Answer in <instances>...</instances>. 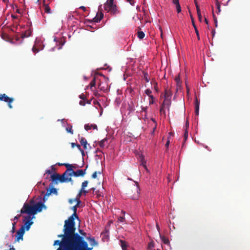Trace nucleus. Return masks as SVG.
<instances>
[{
	"label": "nucleus",
	"mask_w": 250,
	"mask_h": 250,
	"mask_svg": "<svg viewBox=\"0 0 250 250\" xmlns=\"http://www.w3.org/2000/svg\"><path fill=\"white\" fill-rule=\"evenodd\" d=\"M96 84V80L95 78H93V79L91 81V82L89 83V85L90 86V88H92L93 87H94Z\"/></svg>",
	"instance_id": "nucleus-34"
},
{
	"label": "nucleus",
	"mask_w": 250,
	"mask_h": 250,
	"mask_svg": "<svg viewBox=\"0 0 250 250\" xmlns=\"http://www.w3.org/2000/svg\"><path fill=\"white\" fill-rule=\"evenodd\" d=\"M144 79L146 83L149 82V79L148 78V75L146 73H144Z\"/></svg>",
	"instance_id": "nucleus-38"
},
{
	"label": "nucleus",
	"mask_w": 250,
	"mask_h": 250,
	"mask_svg": "<svg viewBox=\"0 0 250 250\" xmlns=\"http://www.w3.org/2000/svg\"><path fill=\"white\" fill-rule=\"evenodd\" d=\"M84 129L86 130V131H88L90 129H97V126L95 124H85L84 125Z\"/></svg>",
	"instance_id": "nucleus-16"
},
{
	"label": "nucleus",
	"mask_w": 250,
	"mask_h": 250,
	"mask_svg": "<svg viewBox=\"0 0 250 250\" xmlns=\"http://www.w3.org/2000/svg\"><path fill=\"white\" fill-rule=\"evenodd\" d=\"M49 187L50 188V189H47L46 193L45 194L46 196H49L51 193H54L56 195H57L58 192L56 188L53 187V184L50 183L49 185Z\"/></svg>",
	"instance_id": "nucleus-12"
},
{
	"label": "nucleus",
	"mask_w": 250,
	"mask_h": 250,
	"mask_svg": "<svg viewBox=\"0 0 250 250\" xmlns=\"http://www.w3.org/2000/svg\"><path fill=\"white\" fill-rule=\"evenodd\" d=\"M24 232V226H21V228L17 231L16 241H19L21 239L22 240Z\"/></svg>",
	"instance_id": "nucleus-10"
},
{
	"label": "nucleus",
	"mask_w": 250,
	"mask_h": 250,
	"mask_svg": "<svg viewBox=\"0 0 250 250\" xmlns=\"http://www.w3.org/2000/svg\"><path fill=\"white\" fill-rule=\"evenodd\" d=\"M67 171H65L62 175L55 173L51 175V178L52 182H55L56 184H58L57 181H59L61 183L72 182L71 177H67Z\"/></svg>",
	"instance_id": "nucleus-3"
},
{
	"label": "nucleus",
	"mask_w": 250,
	"mask_h": 250,
	"mask_svg": "<svg viewBox=\"0 0 250 250\" xmlns=\"http://www.w3.org/2000/svg\"><path fill=\"white\" fill-rule=\"evenodd\" d=\"M21 216V214L17 215V216H15L14 218L12 219V220L17 222L18 219L20 218Z\"/></svg>",
	"instance_id": "nucleus-46"
},
{
	"label": "nucleus",
	"mask_w": 250,
	"mask_h": 250,
	"mask_svg": "<svg viewBox=\"0 0 250 250\" xmlns=\"http://www.w3.org/2000/svg\"><path fill=\"white\" fill-rule=\"evenodd\" d=\"M63 234L58 235V237H62V248L61 247L58 250H71L79 234L76 233L75 231L64 224L63 226Z\"/></svg>",
	"instance_id": "nucleus-1"
},
{
	"label": "nucleus",
	"mask_w": 250,
	"mask_h": 250,
	"mask_svg": "<svg viewBox=\"0 0 250 250\" xmlns=\"http://www.w3.org/2000/svg\"><path fill=\"white\" fill-rule=\"evenodd\" d=\"M72 128V126L71 125H70L69 126H68V127H67L66 128V130L67 131V132L70 133L71 134H73V131Z\"/></svg>",
	"instance_id": "nucleus-36"
},
{
	"label": "nucleus",
	"mask_w": 250,
	"mask_h": 250,
	"mask_svg": "<svg viewBox=\"0 0 250 250\" xmlns=\"http://www.w3.org/2000/svg\"><path fill=\"white\" fill-rule=\"evenodd\" d=\"M156 127H157V124H155V125H154V127L153 128V130H152V133H153L154 132Z\"/></svg>",
	"instance_id": "nucleus-62"
},
{
	"label": "nucleus",
	"mask_w": 250,
	"mask_h": 250,
	"mask_svg": "<svg viewBox=\"0 0 250 250\" xmlns=\"http://www.w3.org/2000/svg\"><path fill=\"white\" fill-rule=\"evenodd\" d=\"M125 220V218L123 216H120L118 218V221L120 222H124Z\"/></svg>",
	"instance_id": "nucleus-47"
},
{
	"label": "nucleus",
	"mask_w": 250,
	"mask_h": 250,
	"mask_svg": "<svg viewBox=\"0 0 250 250\" xmlns=\"http://www.w3.org/2000/svg\"><path fill=\"white\" fill-rule=\"evenodd\" d=\"M101 21V20L99 18V13H97L96 17H95L91 21H93L94 22H99Z\"/></svg>",
	"instance_id": "nucleus-32"
},
{
	"label": "nucleus",
	"mask_w": 250,
	"mask_h": 250,
	"mask_svg": "<svg viewBox=\"0 0 250 250\" xmlns=\"http://www.w3.org/2000/svg\"><path fill=\"white\" fill-rule=\"evenodd\" d=\"M97 13H99V18L101 20H102L104 17V14L100 10V8H99V11Z\"/></svg>",
	"instance_id": "nucleus-41"
},
{
	"label": "nucleus",
	"mask_w": 250,
	"mask_h": 250,
	"mask_svg": "<svg viewBox=\"0 0 250 250\" xmlns=\"http://www.w3.org/2000/svg\"><path fill=\"white\" fill-rule=\"evenodd\" d=\"M80 143L81 145L83 146V148L85 149H87V146H89V144H88L86 140L83 137H81L80 138Z\"/></svg>",
	"instance_id": "nucleus-14"
},
{
	"label": "nucleus",
	"mask_w": 250,
	"mask_h": 250,
	"mask_svg": "<svg viewBox=\"0 0 250 250\" xmlns=\"http://www.w3.org/2000/svg\"><path fill=\"white\" fill-rule=\"evenodd\" d=\"M199 20L201 21H202V15L201 13L197 14Z\"/></svg>",
	"instance_id": "nucleus-57"
},
{
	"label": "nucleus",
	"mask_w": 250,
	"mask_h": 250,
	"mask_svg": "<svg viewBox=\"0 0 250 250\" xmlns=\"http://www.w3.org/2000/svg\"><path fill=\"white\" fill-rule=\"evenodd\" d=\"M14 99L10 98L6 95L5 94H0V101H3L7 103L8 106L9 108L12 109L13 106L11 104L13 102Z\"/></svg>",
	"instance_id": "nucleus-6"
},
{
	"label": "nucleus",
	"mask_w": 250,
	"mask_h": 250,
	"mask_svg": "<svg viewBox=\"0 0 250 250\" xmlns=\"http://www.w3.org/2000/svg\"><path fill=\"white\" fill-rule=\"evenodd\" d=\"M85 104H86L85 100H81L79 102V104L82 106H84L85 105Z\"/></svg>",
	"instance_id": "nucleus-48"
},
{
	"label": "nucleus",
	"mask_w": 250,
	"mask_h": 250,
	"mask_svg": "<svg viewBox=\"0 0 250 250\" xmlns=\"http://www.w3.org/2000/svg\"><path fill=\"white\" fill-rule=\"evenodd\" d=\"M97 173L101 174V172L99 171L97 172V171H95L92 175L91 177L93 179H95L97 177Z\"/></svg>",
	"instance_id": "nucleus-42"
},
{
	"label": "nucleus",
	"mask_w": 250,
	"mask_h": 250,
	"mask_svg": "<svg viewBox=\"0 0 250 250\" xmlns=\"http://www.w3.org/2000/svg\"><path fill=\"white\" fill-rule=\"evenodd\" d=\"M120 242L123 250H126L127 248L126 243L125 241H123L122 240H121Z\"/></svg>",
	"instance_id": "nucleus-27"
},
{
	"label": "nucleus",
	"mask_w": 250,
	"mask_h": 250,
	"mask_svg": "<svg viewBox=\"0 0 250 250\" xmlns=\"http://www.w3.org/2000/svg\"><path fill=\"white\" fill-rule=\"evenodd\" d=\"M188 137V132L187 129H186L185 130V132L184 133V138L186 140Z\"/></svg>",
	"instance_id": "nucleus-52"
},
{
	"label": "nucleus",
	"mask_w": 250,
	"mask_h": 250,
	"mask_svg": "<svg viewBox=\"0 0 250 250\" xmlns=\"http://www.w3.org/2000/svg\"><path fill=\"white\" fill-rule=\"evenodd\" d=\"M51 169H47L45 171V173L46 174H51L53 171H54L55 170V168L54 167V166H51Z\"/></svg>",
	"instance_id": "nucleus-35"
},
{
	"label": "nucleus",
	"mask_w": 250,
	"mask_h": 250,
	"mask_svg": "<svg viewBox=\"0 0 250 250\" xmlns=\"http://www.w3.org/2000/svg\"><path fill=\"white\" fill-rule=\"evenodd\" d=\"M43 6L44 7V11L47 13H51V10L48 6V4H46L45 3V0H44Z\"/></svg>",
	"instance_id": "nucleus-23"
},
{
	"label": "nucleus",
	"mask_w": 250,
	"mask_h": 250,
	"mask_svg": "<svg viewBox=\"0 0 250 250\" xmlns=\"http://www.w3.org/2000/svg\"><path fill=\"white\" fill-rule=\"evenodd\" d=\"M33 52L35 53H37V52H38L40 50L39 49V48H34V47H33L32 49Z\"/></svg>",
	"instance_id": "nucleus-51"
},
{
	"label": "nucleus",
	"mask_w": 250,
	"mask_h": 250,
	"mask_svg": "<svg viewBox=\"0 0 250 250\" xmlns=\"http://www.w3.org/2000/svg\"><path fill=\"white\" fill-rule=\"evenodd\" d=\"M160 237L162 239V242L165 244H168L169 243V241L168 239L165 236H161Z\"/></svg>",
	"instance_id": "nucleus-29"
},
{
	"label": "nucleus",
	"mask_w": 250,
	"mask_h": 250,
	"mask_svg": "<svg viewBox=\"0 0 250 250\" xmlns=\"http://www.w3.org/2000/svg\"><path fill=\"white\" fill-rule=\"evenodd\" d=\"M54 41L56 42L57 45L60 46H63L65 42V40L63 38H60L59 39L55 38Z\"/></svg>",
	"instance_id": "nucleus-15"
},
{
	"label": "nucleus",
	"mask_w": 250,
	"mask_h": 250,
	"mask_svg": "<svg viewBox=\"0 0 250 250\" xmlns=\"http://www.w3.org/2000/svg\"><path fill=\"white\" fill-rule=\"evenodd\" d=\"M131 5H133L134 4V0H126Z\"/></svg>",
	"instance_id": "nucleus-61"
},
{
	"label": "nucleus",
	"mask_w": 250,
	"mask_h": 250,
	"mask_svg": "<svg viewBox=\"0 0 250 250\" xmlns=\"http://www.w3.org/2000/svg\"><path fill=\"white\" fill-rule=\"evenodd\" d=\"M79 97L81 99L83 100H86V97H85V96L83 94H81L80 96H79Z\"/></svg>",
	"instance_id": "nucleus-50"
},
{
	"label": "nucleus",
	"mask_w": 250,
	"mask_h": 250,
	"mask_svg": "<svg viewBox=\"0 0 250 250\" xmlns=\"http://www.w3.org/2000/svg\"><path fill=\"white\" fill-rule=\"evenodd\" d=\"M172 2H173V3L175 5L178 4V3H179V0H173Z\"/></svg>",
	"instance_id": "nucleus-56"
},
{
	"label": "nucleus",
	"mask_w": 250,
	"mask_h": 250,
	"mask_svg": "<svg viewBox=\"0 0 250 250\" xmlns=\"http://www.w3.org/2000/svg\"><path fill=\"white\" fill-rule=\"evenodd\" d=\"M54 246H55V245H60L61 247V249H62V242H61L60 240H55L54 242V244H53Z\"/></svg>",
	"instance_id": "nucleus-37"
},
{
	"label": "nucleus",
	"mask_w": 250,
	"mask_h": 250,
	"mask_svg": "<svg viewBox=\"0 0 250 250\" xmlns=\"http://www.w3.org/2000/svg\"><path fill=\"white\" fill-rule=\"evenodd\" d=\"M72 210L74 212H77V208L74 206L72 208Z\"/></svg>",
	"instance_id": "nucleus-55"
},
{
	"label": "nucleus",
	"mask_w": 250,
	"mask_h": 250,
	"mask_svg": "<svg viewBox=\"0 0 250 250\" xmlns=\"http://www.w3.org/2000/svg\"><path fill=\"white\" fill-rule=\"evenodd\" d=\"M78 218V216L77 214V212H73V213L70 216L68 219L64 221V224L66 226H68L69 229H72L76 231L75 222V219Z\"/></svg>",
	"instance_id": "nucleus-5"
},
{
	"label": "nucleus",
	"mask_w": 250,
	"mask_h": 250,
	"mask_svg": "<svg viewBox=\"0 0 250 250\" xmlns=\"http://www.w3.org/2000/svg\"><path fill=\"white\" fill-rule=\"evenodd\" d=\"M171 99H165L163 103H162L164 106H166L168 110H169V107L171 105Z\"/></svg>",
	"instance_id": "nucleus-18"
},
{
	"label": "nucleus",
	"mask_w": 250,
	"mask_h": 250,
	"mask_svg": "<svg viewBox=\"0 0 250 250\" xmlns=\"http://www.w3.org/2000/svg\"><path fill=\"white\" fill-rule=\"evenodd\" d=\"M76 201L77 202V204L76 205H75V206L78 208L79 207L80 204L81 203V200H78V201Z\"/></svg>",
	"instance_id": "nucleus-53"
},
{
	"label": "nucleus",
	"mask_w": 250,
	"mask_h": 250,
	"mask_svg": "<svg viewBox=\"0 0 250 250\" xmlns=\"http://www.w3.org/2000/svg\"><path fill=\"white\" fill-rule=\"evenodd\" d=\"M88 181H84L83 182L82 184V187L83 188H84L85 187L87 186L88 185Z\"/></svg>",
	"instance_id": "nucleus-43"
},
{
	"label": "nucleus",
	"mask_w": 250,
	"mask_h": 250,
	"mask_svg": "<svg viewBox=\"0 0 250 250\" xmlns=\"http://www.w3.org/2000/svg\"><path fill=\"white\" fill-rule=\"evenodd\" d=\"M199 102L196 98L195 101V114L196 115H199Z\"/></svg>",
	"instance_id": "nucleus-20"
},
{
	"label": "nucleus",
	"mask_w": 250,
	"mask_h": 250,
	"mask_svg": "<svg viewBox=\"0 0 250 250\" xmlns=\"http://www.w3.org/2000/svg\"><path fill=\"white\" fill-rule=\"evenodd\" d=\"M154 83V88L156 90V91L157 92H158V88L157 87V83L156 82H155Z\"/></svg>",
	"instance_id": "nucleus-54"
},
{
	"label": "nucleus",
	"mask_w": 250,
	"mask_h": 250,
	"mask_svg": "<svg viewBox=\"0 0 250 250\" xmlns=\"http://www.w3.org/2000/svg\"><path fill=\"white\" fill-rule=\"evenodd\" d=\"M34 211H36V214L38 212H41L42 210L43 207H45L44 205L42 202H38L36 204L33 205Z\"/></svg>",
	"instance_id": "nucleus-11"
},
{
	"label": "nucleus",
	"mask_w": 250,
	"mask_h": 250,
	"mask_svg": "<svg viewBox=\"0 0 250 250\" xmlns=\"http://www.w3.org/2000/svg\"><path fill=\"white\" fill-rule=\"evenodd\" d=\"M136 185H134L131 189L132 192L134 191V193L131 195L130 192H128V194L130 195V197L133 200H137L139 197L140 194V189L138 183H136Z\"/></svg>",
	"instance_id": "nucleus-7"
},
{
	"label": "nucleus",
	"mask_w": 250,
	"mask_h": 250,
	"mask_svg": "<svg viewBox=\"0 0 250 250\" xmlns=\"http://www.w3.org/2000/svg\"><path fill=\"white\" fill-rule=\"evenodd\" d=\"M24 221H25V222L24 225L22 226H24V229H26V230H28L30 229L31 226L33 224V222L32 221L33 217L28 215L24 216Z\"/></svg>",
	"instance_id": "nucleus-8"
},
{
	"label": "nucleus",
	"mask_w": 250,
	"mask_h": 250,
	"mask_svg": "<svg viewBox=\"0 0 250 250\" xmlns=\"http://www.w3.org/2000/svg\"><path fill=\"white\" fill-rule=\"evenodd\" d=\"M92 248L88 247V244L85 241L84 237L78 235L71 250H92Z\"/></svg>",
	"instance_id": "nucleus-2"
},
{
	"label": "nucleus",
	"mask_w": 250,
	"mask_h": 250,
	"mask_svg": "<svg viewBox=\"0 0 250 250\" xmlns=\"http://www.w3.org/2000/svg\"><path fill=\"white\" fill-rule=\"evenodd\" d=\"M152 91L149 89H147L145 90V93L149 96V98L151 99H154V97L153 95H151Z\"/></svg>",
	"instance_id": "nucleus-24"
},
{
	"label": "nucleus",
	"mask_w": 250,
	"mask_h": 250,
	"mask_svg": "<svg viewBox=\"0 0 250 250\" xmlns=\"http://www.w3.org/2000/svg\"><path fill=\"white\" fill-rule=\"evenodd\" d=\"M149 104H153L154 103V99H151L150 98H149Z\"/></svg>",
	"instance_id": "nucleus-64"
},
{
	"label": "nucleus",
	"mask_w": 250,
	"mask_h": 250,
	"mask_svg": "<svg viewBox=\"0 0 250 250\" xmlns=\"http://www.w3.org/2000/svg\"><path fill=\"white\" fill-rule=\"evenodd\" d=\"M154 247V242L152 241L148 244L147 249L149 250H152Z\"/></svg>",
	"instance_id": "nucleus-31"
},
{
	"label": "nucleus",
	"mask_w": 250,
	"mask_h": 250,
	"mask_svg": "<svg viewBox=\"0 0 250 250\" xmlns=\"http://www.w3.org/2000/svg\"><path fill=\"white\" fill-rule=\"evenodd\" d=\"M104 10L110 12L112 15H115L119 13L115 5L111 7H108V8H104Z\"/></svg>",
	"instance_id": "nucleus-13"
},
{
	"label": "nucleus",
	"mask_w": 250,
	"mask_h": 250,
	"mask_svg": "<svg viewBox=\"0 0 250 250\" xmlns=\"http://www.w3.org/2000/svg\"><path fill=\"white\" fill-rule=\"evenodd\" d=\"M169 143H170V141L169 140H167V142L166 143V146L168 147V146H169Z\"/></svg>",
	"instance_id": "nucleus-63"
},
{
	"label": "nucleus",
	"mask_w": 250,
	"mask_h": 250,
	"mask_svg": "<svg viewBox=\"0 0 250 250\" xmlns=\"http://www.w3.org/2000/svg\"><path fill=\"white\" fill-rule=\"evenodd\" d=\"M107 142V138H105L99 142V146L101 147H104V146L105 145V143Z\"/></svg>",
	"instance_id": "nucleus-26"
},
{
	"label": "nucleus",
	"mask_w": 250,
	"mask_h": 250,
	"mask_svg": "<svg viewBox=\"0 0 250 250\" xmlns=\"http://www.w3.org/2000/svg\"><path fill=\"white\" fill-rule=\"evenodd\" d=\"M62 165H63V166H64L66 167L67 170L65 171H67V173H69L70 172H72V171L73 170V168H76L75 166H73L72 165H71V164H69L64 163Z\"/></svg>",
	"instance_id": "nucleus-17"
},
{
	"label": "nucleus",
	"mask_w": 250,
	"mask_h": 250,
	"mask_svg": "<svg viewBox=\"0 0 250 250\" xmlns=\"http://www.w3.org/2000/svg\"><path fill=\"white\" fill-rule=\"evenodd\" d=\"M165 108H167L166 106H164L163 104H162L160 109V112L161 114H164L165 116H166Z\"/></svg>",
	"instance_id": "nucleus-30"
},
{
	"label": "nucleus",
	"mask_w": 250,
	"mask_h": 250,
	"mask_svg": "<svg viewBox=\"0 0 250 250\" xmlns=\"http://www.w3.org/2000/svg\"><path fill=\"white\" fill-rule=\"evenodd\" d=\"M114 0H107L104 5V8H108V7L115 5L113 3Z\"/></svg>",
	"instance_id": "nucleus-22"
},
{
	"label": "nucleus",
	"mask_w": 250,
	"mask_h": 250,
	"mask_svg": "<svg viewBox=\"0 0 250 250\" xmlns=\"http://www.w3.org/2000/svg\"><path fill=\"white\" fill-rule=\"evenodd\" d=\"M145 36V34L143 31H138L137 33V36L140 39H143Z\"/></svg>",
	"instance_id": "nucleus-33"
},
{
	"label": "nucleus",
	"mask_w": 250,
	"mask_h": 250,
	"mask_svg": "<svg viewBox=\"0 0 250 250\" xmlns=\"http://www.w3.org/2000/svg\"><path fill=\"white\" fill-rule=\"evenodd\" d=\"M175 80L176 81L177 83L178 84L180 83V78L179 77H176Z\"/></svg>",
	"instance_id": "nucleus-59"
},
{
	"label": "nucleus",
	"mask_w": 250,
	"mask_h": 250,
	"mask_svg": "<svg viewBox=\"0 0 250 250\" xmlns=\"http://www.w3.org/2000/svg\"><path fill=\"white\" fill-rule=\"evenodd\" d=\"M82 195V194H81V193L79 192V193L77 195L76 198H75V201L80 200V197H81Z\"/></svg>",
	"instance_id": "nucleus-44"
},
{
	"label": "nucleus",
	"mask_w": 250,
	"mask_h": 250,
	"mask_svg": "<svg viewBox=\"0 0 250 250\" xmlns=\"http://www.w3.org/2000/svg\"><path fill=\"white\" fill-rule=\"evenodd\" d=\"M86 169H78L75 171L74 170L72 172L68 173L67 176H74L75 177L83 176L85 174Z\"/></svg>",
	"instance_id": "nucleus-9"
},
{
	"label": "nucleus",
	"mask_w": 250,
	"mask_h": 250,
	"mask_svg": "<svg viewBox=\"0 0 250 250\" xmlns=\"http://www.w3.org/2000/svg\"><path fill=\"white\" fill-rule=\"evenodd\" d=\"M30 35L31 31L28 30L26 31L24 33H22L21 37L22 38H27L29 37Z\"/></svg>",
	"instance_id": "nucleus-28"
},
{
	"label": "nucleus",
	"mask_w": 250,
	"mask_h": 250,
	"mask_svg": "<svg viewBox=\"0 0 250 250\" xmlns=\"http://www.w3.org/2000/svg\"><path fill=\"white\" fill-rule=\"evenodd\" d=\"M213 18H214V22L215 23V26L217 27V19H216V18L215 17V16L214 14H213Z\"/></svg>",
	"instance_id": "nucleus-58"
},
{
	"label": "nucleus",
	"mask_w": 250,
	"mask_h": 250,
	"mask_svg": "<svg viewBox=\"0 0 250 250\" xmlns=\"http://www.w3.org/2000/svg\"><path fill=\"white\" fill-rule=\"evenodd\" d=\"M195 6H196L197 14L201 13L200 9L199 6L198 4L196 3Z\"/></svg>",
	"instance_id": "nucleus-49"
},
{
	"label": "nucleus",
	"mask_w": 250,
	"mask_h": 250,
	"mask_svg": "<svg viewBox=\"0 0 250 250\" xmlns=\"http://www.w3.org/2000/svg\"><path fill=\"white\" fill-rule=\"evenodd\" d=\"M190 17H191V21H192V25L195 29V31L196 33V35L198 37H199V32L197 30V27L195 25V24L194 21V19H193L192 15H190Z\"/></svg>",
	"instance_id": "nucleus-25"
},
{
	"label": "nucleus",
	"mask_w": 250,
	"mask_h": 250,
	"mask_svg": "<svg viewBox=\"0 0 250 250\" xmlns=\"http://www.w3.org/2000/svg\"><path fill=\"white\" fill-rule=\"evenodd\" d=\"M175 6H176V8L177 12L178 13L181 12V6H180V4L178 3V4H176Z\"/></svg>",
	"instance_id": "nucleus-40"
},
{
	"label": "nucleus",
	"mask_w": 250,
	"mask_h": 250,
	"mask_svg": "<svg viewBox=\"0 0 250 250\" xmlns=\"http://www.w3.org/2000/svg\"><path fill=\"white\" fill-rule=\"evenodd\" d=\"M71 145L72 148L74 147V146H76V147L78 148V149L81 151L82 153V155H84V151L82 149L81 146L78 144L74 143H71Z\"/></svg>",
	"instance_id": "nucleus-21"
},
{
	"label": "nucleus",
	"mask_w": 250,
	"mask_h": 250,
	"mask_svg": "<svg viewBox=\"0 0 250 250\" xmlns=\"http://www.w3.org/2000/svg\"><path fill=\"white\" fill-rule=\"evenodd\" d=\"M75 201V199H69L68 200V202L69 204H72Z\"/></svg>",
	"instance_id": "nucleus-60"
},
{
	"label": "nucleus",
	"mask_w": 250,
	"mask_h": 250,
	"mask_svg": "<svg viewBox=\"0 0 250 250\" xmlns=\"http://www.w3.org/2000/svg\"><path fill=\"white\" fill-rule=\"evenodd\" d=\"M21 214L27 213L28 215H34L36 214V211H34L33 205H31L28 203H24L22 208L20 211Z\"/></svg>",
	"instance_id": "nucleus-4"
},
{
	"label": "nucleus",
	"mask_w": 250,
	"mask_h": 250,
	"mask_svg": "<svg viewBox=\"0 0 250 250\" xmlns=\"http://www.w3.org/2000/svg\"><path fill=\"white\" fill-rule=\"evenodd\" d=\"M79 232H80V233L81 235V236H82L83 237H85L86 236V233L85 232H84L83 230L80 229L79 230Z\"/></svg>",
	"instance_id": "nucleus-45"
},
{
	"label": "nucleus",
	"mask_w": 250,
	"mask_h": 250,
	"mask_svg": "<svg viewBox=\"0 0 250 250\" xmlns=\"http://www.w3.org/2000/svg\"><path fill=\"white\" fill-rule=\"evenodd\" d=\"M172 95L171 91L168 89H166L165 91L164 98L165 99H171Z\"/></svg>",
	"instance_id": "nucleus-19"
},
{
	"label": "nucleus",
	"mask_w": 250,
	"mask_h": 250,
	"mask_svg": "<svg viewBox=\"0 0 250 250\" xmlns=\"http://www.w3.org/2000/svg\"><path fill=\"white\" fill-rule=\"evenodd\" d=\"M216 7H217V9L218 10L217 13H219L221 11V9H220L221 6H220V3L219 2V1H217V2H216Z\"/></svg>",
	"instance_id": "nucleus-39"
}]
</instances>
